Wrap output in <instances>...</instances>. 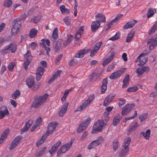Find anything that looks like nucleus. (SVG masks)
<instances>
[{"mask_svg":"<svg viewBox=\"0 0 157 157\" xmlns=\"http://www.w3.org/2000/svg\"><path fill=\"white\" fill-rule=\"evenodd\" d=\"M87 51L85 50H82L79 51L75 55V57L76 58H81L83 56V55L86 54Z\"/></svg>","mask_w":157,"mask_h":157,"instance_id":"29","label":"nucleus"},{"mask_svg":"<svg viewBox=\"0 0 157 157\" xmlns=\"http://www.w3.org/2000/svg\"><path fill=\"white\" fill-rule=\"evenodd\" d=\"M103 126V124L100 120L97 121L95 123L93 127V130L91 133H95L100 131L102 128Z\"/></svg>","mask_w":157,"mask_h":157,"instance_id":"4","label":"nucleus"},{"mask_svg":"<svg viewBox=\"0 0 157 157\" xmlns=\"http://www.w3.org/2000/svg\"><path fill=\"white\" fill-rule=\"evenodd\" d=\"M15 63L14 62H13L10 63L8 67V68L9 71H12L13 70L14 67H15Z\"/></svg>","mask_w":157,"mask_h":157,"instance_id":"50","label":"nucleus"},{"mask_svg":"<svg viewBox=\"0 0 157 157\" xmlns=\"http://www.w3.org/2000/svg\"><path fill=\"white\" fill-rule=\"evenodd\" d=\"M9 132V129H5L2 134L0 137V144L4 142L5 139L6 138Z\"/></svg>","mask_w":157,"mask_h":157,"instance_id":"23","label":"nucleus"},{"mask_svg":"<svg viewBox=\"0 0 157 157\" xmlns=\"http://www.w3.org/2000/svg\"><path fill=\"white\" fill-rule=\"evenodd\" d=\"M69 105V103L67 102L65 103L64 105L61 107L59 112V116L63 117L64 113H65L67 110V107Z\"/></svg>","mask_w":157,"mask_h":157,"instance_id":"19","label":"nucleus"},{"mask_svg":"<svg viewBox=\"0 0 157 157\" xmlns=\"http://www.w3.org/2000/svg\"><path fill=\"white\" fill-rule=\"evenodd\" d=\"M57 78L55 77V75H53L52 77L51 78L48 82V83L49 84L52 82Z\"/></svg>","mask_w":157,"mask_h":157,"instance_id":"59","label":"nucleus"},{"mask_svg":"<svg viewBox=\"0 0 157 157\" xmlns=\"http://www.w3.org/2000/svg\"><path fill=\"white\" fill-rule=\"evenodd\" d=\"M129 149H127L126 150L122 149L121 151L119 153V155L120 157H124L129 152Z\"/></svg>","mask_w":157,"mask_h":157,"instance_id":"37","label":"nucleus"},{"mask_svg":"<svg viewBox=\"0 0 157 157\" xmlns=\"http://www.w3.org/2000/svg\"><path fill=\"white\" fill-rule=\"evenodd\" d=\"M20 29L13 26L11 29V33L13 35H16L20 31Z\"/></svg>","mask_w":157,"mask_h":157,"instance_id":"45","label":"nucleus"},{"mask_svg":"<svg viewBox=\"0 0 157 157\" xmlns=\"http://www.w3.org/2000/svg\"><path fill=\"white\" fill-rule=\"evenodd\" d=\"M71 20V19L68 17L63 19L64 21L67 26H69L70 25Z\"/></svg>","mask_w":157,"mask_h":157,"instance_id":"53","label":"nucleus"},{"mask_svg":"<svg viewBox=\"0 0 157 157\" xmlns=\"http://www.w3.org/2000/svg\"><path fill=\"white\" fill-rule=\"evenodd\" d=\"M121 119V117L119 114H117L113 118V125L116 126L119 123Z\"/></svg>","mask_w":157,"mask_h":157,"instance_id":"24","label":"nucleus"},{"mask_svg":"<svg viewBox=\"0 0 157 157\" xmlns=\"http://www.w3.org/2000/svg\"><path fill=\"white\" fill-rule=\"evenodd\" d=\"M61 144V142L59 141H58L52 146L51 148L49 151V152L51 154V155L55 152L57 149L58 147L60 146Z\"/></svg>","mask_w":157,"mask_h":157,"instance_id":"17","label":"nucleus"},{"mask_svg":"<svg viewBox=\"0 0 157 157\" xmlns=\"http://www.w3.org/2000/svg\"><path fill=\"white\" fill-rule=\"evenodd\" d=\"M20 92L19 90H17L11 94V97L14 99L18 98L20 95Z\"/></svg>","mask_w":157,"mask_h":157,"instance_id":"30","label":"nucleus"},{"mask_svg":"<svg viewBox=\"0 0 157 157\" xmlns=\"http://www.w3.org/2000/svg\"><path fill=\"white\" fill-rule=\"evenodd\" d=\"M129 75L128 74L125 75L123 80V84L122 86V88H125L128 85L129 79Z\"/></svg>","mask_w":157,"mask_h":157,"instance_id":"25","label":"nucleus"},{"mask_svg":"<svg viewBox=\"0 0 157 157\" xmlns=\"http://www.w3.org/2000/svg\"><path fill=\"white\" fill-rule=\"evenodd\" d=\"M73 37V36L70 35V36H69L67 37V39L64 42H63V45L65 47L67 46V45L70 44L71 41H72V39Z\"/></svg>","mask_w":157,"mask_h":157,"instance_id":"38","label":"nucleus"},{"mask_svg":"<svg viewBox=\"0 0 157 157\" xmlns=\"http://www.w3.org/2000/svg\"><path fill=\"white\" fill-rule=\"evenodd\" d=\"M78 63V60L75 58H74L69 63V65L70 66L75 65Z\"/></svg>","mask_w":157,"mask_h":157,"instance_id":"44","label":"nucleus"},{"mask_svg":"<svg viewBox=\"0 0 157 157\" xmlns=\"http://www.w3.org/2000/svg\"><path fill=\"white\" fill-rule=\"evenodd\" d=\"M114 96H113L112 94L108 95L104 101L103 105L105 106H108L112 102Z\"/></svg>","mask_w":157,"mask_h":157,"instance_id":"16","label":"nucleus"},{"mask_svg":"<svg viewBox=\"0 0 157 157\" xmlns=\"http://www.w3.org/2000/svg\"><path fill=\"white\" fill-rule=\"evenodd\" d=\"M151 131L149 129L147 130L145 133L142 132L140 133V135L144 136V138L146 140H148L150 136Z\"/></svg>","mask_w":157,"mask_h":157,"instance_id":"28","label":"nucleus"},{"mask_svg":"<svg viewBox=\"0 0 157 157\" xmlns=\"http://www.w3.org/2000/svg\"><path fill=\"white\" fill-rule=\"evenodd\" d=\"M33 123V121L31 120H29L28 122H26L24 127L21 130V134H22L24 132L27 131L31 126Z\"/></svg>","mask_w":157,"mask_h":157,"instance_id":"15","label":"nucleus"},{"mask_svg":"<svg viewBox=\"0 0 157 157\" xmlns=\"http://www.w3.org/2000/svg\"><path fill=\"white\" fill-rule=\"evenodd\" d=\"M137 111H135L134 112V114L132 116L125 117L124 119V122H126L128 120L133 119L135 117H136L137 116Z\"/></svg>","mask_w":157,"mask_h":157,"instance_id":"52","label":"nucleus"},{"mask_svg":"<svg viewBox=\"0 0 157 157\" xmlns=\"http://www.w3.org/2000/svg\"><path fill=\"white\" fill-rule=\"evenodd\" d=\"M112 60V59H110L109 57L105 59L102 63V65L103 66H105L107 64L109 63Z\"/></svg>","mask_w":157,"mask_h":157,"instance_id":"56","label":"nucleus"},{"mask_svg":"<svg viewBox=\"0 0 157 157\" xmlns=\"http://www.w3.org/2000/svg\"><path fill=\"white\" fill-rule=\"evenodd\" d=\"M58 29L57 28H55L53 31L52 37L55 40H56L58 37Z\"/></svg>","mask_w":157,"mask_h":157,"instance_id":"42","label":"nucleus"},{"mask_svg":"<svg viewBox=\"0 0 157 157\" xmlns=\"http://www.w3.org/2000/svg\"><path fill=\"white\" fill-rule=\"evenodd\" d=\"M108 81V79L107 78H105L103 80L101 88V94L104 93L106 90Z\"/></svg>","mask_w":157,"mask_h":157,"instance_id":"18","label":"nucleus"},{"mask_svg":"<svg viewBox=\"0 0 157 157\" xmlns=\"http://www.w3.org/2000/svg\"><path fill=\"white\" fill-rule=\"evenodd\" d=\"M97 75V74L95 73H93L89 75V80L92 81L94 78V77Z\"/></svg>","mask_w":157,"mask_h":157,"instance_id":"63","label":"nucleus"},{"mask_svg":"<svg viewBox=\"0 0 157 157\" xmlns=\"http://www.w3.org/2000/svg\"><path fill=\"white\" fill-rule=\"evenodd\" d=\"M9 47L6 46L4 48V49H2L0 51V53L2 55H5L8 52V51L9 50Z\"/></svg>","mask_w":157,"mask_h":157,"instance_id":"48","label":"nucleus"},{"mask_svg":"<svg viewBox=\"0 0 157 157\" xmlns=\"http://www.w3.org/2000/svg\"><path fill=\"white\" fill-rule=\"evenodd\" d=\"M147 43V44L151 43V44L149 47V49L151 50L153 49L157 45V37L155 39L152 38L149 39Z\"/></svg>","mask_w":157,"mask_h":157,"instance_id":"11","label":"nucleus"},{"mask_svg":"<svg viewBox=\"0 0 157 157\" xmlns=\"http://www.w3.org/2000/svg\"><path fill=\"white\" fill-rule=\"evenodd\" d=\"M95 18L98 20L100 23H103L105 21V17L103 14L101 13H98L95 16Z\"/></svg>","mask_w":157,"mask_h":157,"instance_id":"22","label":"nucleus"},{"mask_svg":"<svg viewBox=\"0 0 157 157\" xmlns=\"http://www.w3.org/2000/svg\"><path fill=\"white\" fill-rule=\"evenodd\" d=\"M42 118L41 117H40L37 119L34 124L37 125V126H39L40 125V123L41 122Z\"/></svg>","mask_w":157,"mask_h":157,"instance_id":"62","label":"nucleus"},{"mask_svg":"<svg viewBox=\"0 0 157 157\" xmlns=\"http://www.w3.org/2000/svg\"><path fill=\"white\" fill-rule=\"evenodd\" d=\"M12 0H5L4 4V6L6 7H9L12 4Z\"/></svg>","mask_w":157,"mask_h":157,"instance_id":"47","label":"nucleus"},{"mask_svg":"<svg viewBox=\"0 0 157 157\" xmlns=\"http://www.w3.org/2000/svg\"><path fill=\"white\" fill-rule=\"evenodd\" d=\"M109 117H103L102 118V121L101 122L103 124H106L109 120Z\"/></svg>","mask_w":157,"mask_h":157,"instance_id":"57","label":"nucleus"},{"mask_svg":"<svg viewBox=\"0 0 157 157\" xmlns=\"http://www.w3.org/2000/svg\"><path fill=\"white\" fill-rule=\"evenodd\" d=\"M131 141V139L130 137H127L124 140V142L122 144V149L126 150L127 149H129L128 146L130 144Z\"/></svg>","mask_w":157,"mask_h":157,"instance_id":"21","label":"nucleus"},{"mask_svg":"<svg viewBox=\"0 0 157 157\" xmlns=\"http://www.w3.org/2000/svg\"><path fill=\"white\" fill-rule=\"evenodd\" d=\"M21 139L22 136H21L16 137L14 140L12 141L11 144H10L9 147L10 150H12L15 147Z\"/></svg>","mask_w":157,"mask_h":157,"instance_id":"9","label":"nucleus"},{"mask_svg":"<svg viewBox=\"0 0 157 157\" xmlns=\"http://www.w3.org/2000/svg\"><path fill=\"white\" fill-rule=\"evenodd\" d=\"M41 18L40 16H35L33 18V22L35 23H36L39 22Z\"/></svg>","mask_w":157,"mask_h":157,"instance_id":"55","label":"nucleus"},{"mask_svg":"<svg viewBox=\"0 0 157 157\" xmlns=\"http://www.w3.org/2000/svg\"><path fill=\"white\" fill-rule=\"evenodd\" d=\"M136 22V20L134 19H131L127 22L124 26L123 28L124 29H127L132 28L134 26Z\"/></svg>","mask_w":157,"mask_h":157,"instance_id":"13","label":"nucleus"},{"mask_svg":"<svg viewBox=\"0 0 157 157\" xmlns=\"http://www.w3.org/2000/svg\"><path fill=\"white\" fill-rule=\"evenodd\" d=\"M9 47V50H11L12 53H14L15 52L17 49L16 46L13 43L10 44L9 45H7Z\"/></svg>","mask_w":157,"mask_h":157,"instance_id":"35","label":"nucleus"},{"mask_svg":"<svg viewBox=\"0 0 157 157\" xmlns=\"http://www.w3.org/2000/svg\"><path fill=\"white\" fill-rule=\"evenodd\" d=\"M149 70V68L147 67L143 66L142 68H138L136 71V72L138 76H140L144 72H148Z\"/></svg>","mask_w":157,"mask_h":157,"instance_id":"14","label":"nucleus"},{"mask_svg":"<svg viewBox=\"0 0 157 157\" xmlns=\"http://www.w3.org/2000/svg\"><path fill=\"white\" fill-rule=\"evenodd\" d=\"M120 35V33L119 32H117L114 36L111 37L109 39L112 40H117L119 38Z\"/></svg>","mask_w":157,"mask_h":157,"instance_id":"46","label":"nucleus"},{"mask_svg":"<svg viewBox=\"0 0 157 157\" xmlns=\"http://www.w3.org/2000/svg\"><path fill=\"white\" fill-rule=\"evenodd\" d=\"M37 45V44L34 42H32L31 44H29V47L33 50H34L35 49Z\"/></svg>","mask_w":157,"mask_h":157,"instance_id":"54","label":"nucleus"},{"mask_svg":"<svg viewBox=\"0 0 157 157\" xmlns=\"http://www.w3.org/2000/svg\"><path fill=\"white\" fill-rule=\"evenodd\" d=\"M70 147L68 145L66 144L62 146L60 149L63 152L65 153L68 150Z\"/></svg>","mask_w":157,"mask_h":157,"instance_id":"40","label":"nucleus"},{"mask_svg":"<svg viewBox=\"0 0 157 157\" xmlns=\"http://www.w3.org/2000/svg\"><path fill=\"white\" fill-rule=\"evenodd\" d=\"M135 33L133 31L130 32L128 34L126 41L128 43L130 42L132 39L134 37V35Z\"/></svg>","mask_w":157,"mask_h":157,"instance_id":"32","label":"nucleus"},{"mask_svg":"<svg viewBox=\"0 0 157 157\" xmlns=\"http://www.w3.org/2000/svg\"><path fill=\"white\" fill-rule=\"evenodd\" d=\"M58 124L55 123H50L48 127V131L47 133L49 134H52L55 130L56 127L57 126Z\"/></svg>","mask_w":157,"mask_h":157,"instance_id":"10","label":"nucleus"},{"mask_svg":"<svg viewBox=\"0 0 157 157\" xmlns=\"http://www.w3.org/2000/svg\"><path fill=\"white\" fill-rule=\"evenodd\" d=\"M12 25L13 26L20 29L21 26V22L20 18H17L14 19L12 22Z\"/></svg>","mask_w":157,"mask_h":157,"instance_id":"20","label":"nucleus"},{"mask_svg":"<svg viewBox=\"0 0 157 157\" xmlns=\"http://www.w3.org/2000/svg\"><path fill=\"white\" fill-rule=\"evenodd\" d=\"M100 25L98 21L96 20L92 23L91 25V29L92 32H95L99 29Z\"/></svg>","mask_w":157,"mask_h":157,"instance_id":"12","label":"nucleus"},{"mask_svg":"<svg viewBox=\"0 0 157 157\" xmlns=\"http://www.w3.org/2000/svg\"><path fill=\"white\" fill-rule=\"evenodd\" d=\"M63 43V40H58L57 42L55 45V51L56 52H57L59 50L62 44Z\"/></svg>","mask_w":157,"mask_h":157,"instance_id":"27","label":"nucleus"},{"mask_svg":"<svg viewBox=\"0 0 157 157\" xmlns=\"http://www.w3.org/2000/svg\"><path fill=\"white\" fill-rule=\"evenodd\" d=\"M26 83L27 86L29 88H32L33 90H37L40 86V83L37 82L35 83V78L33 76H30L26 80Z\"/></svg>","mask_w":157,"mask_h":157,"instance_id":"2","label":"nucleus"},{"mask_svg":"<svg viewBox=\"0 0 157 157\" xmlns=\"http://www.w3.org/2000/svg\"><path fill=\"white\" fill-rule=\"evenodd\" d=\"M46 150V147H43L42 150L41 151L36 152L35 154V156L36 157H40L44 153V151Z\"/></svg>","mask_w":157,"mask_h":157,"instance_id":"39","label":"nucleus"},{"mask_svg":"<svg viewBox=\"0 0 157 157\" xmlns=\"http://www.w3.org/2000/svg\"><path fill=\"white\" fill-rule=\"evenodd\" d=\"M24 57L25 58V60L31 62L33 56L31 55L30 52L28 50L26 53L24 55Z\"/></svg>","mask_w":157,"mask_h":157,"instance_id":"26","label":"nucleus"},{"mask_svg":"<svg viewBox=\"0 0 157 157\" xmlns=\"http://www.w3.org/2000/svg\"><path fill=\"white\" fill-rule=\"evenodd\" d=\"M138 126L139 125L137 124V123H136L134 125L130 127L128 131V132L129 133H131L133 132L135 130L136 128H137Z\"/></svg>","mask_w":157,"mask_h":157,"instance_id":"43","label":"nucleus"},{"mask_svg":"<svg viewBox=\"0 0 157 157\" xmlns=\"http://www.w3.org/2000/svg\"><path fill=\"white\" fill-rule=\"evenodd\" d=\"M144 56L145 54L144 53H142L137 58L136 60V62L137 63L139 62L138 65L141 66L144 65L147 62V59L143 57Z\"/></svg>","mask_w":157,"mask_h":157,"instance_id":"8","label":"nucleus"},{"mask_svg":"<svg viewBox=\"0 0 157 157\" xmlns=\"http://www.w3.org/2000/svg\"><path fill=\"white\" fill-rule=\"evenodd\" d=\"M135 106V105L133 103L126 104L125 106L124 107L122 110V115H124L125 114L128 113Z\"/></svg>","mask_w":157,"mask_h":157,"instance_id":"7","label":"nucleus"},{"mask_svg":"<svg viewBox=\"0 0 157 157\" xmlns=\"http://www.w3.org/2000/svg\"><path fill=\"white\" fill-rule=\"evenodd\" d=\"M9 114V111L7 108L5 107V109L3 111H0V119L3 118L5 115Z\"/></svg>","mask_w":157,"mask_h":157,"instance_id":"34","label":"nucleus"},{"mask_svg":"<svg viewBox=\"0 0 157 157\" xmlns=\"http://www.w3.org/2000/svg\"><path fill=\"white\" fill-rule=\"evenodd\" d=\"M90 104V103L89 102H88V101L86 100L81 105L85 109Z\"/></svg>","mask_w":157,"mask_h":157,"instance_id":"61","label":"nucleus"},{"mask_svg":"<svg viewBox=\"0 0 157 157\" xmlns=\"http://www.w3.org/2000/svg\"><path fill=\"white\" fill-rule=\"evenodd\" d=\"M60 11L62 14H68L69 13V10L67 8H65V6L64 5H62L60 7Z\"/></svg>","mask_w":157,"mask_h":157,"instance_id":"36","label":"nucleus"},{"mask_svg":"<svg viewBox=\"0 0 157 157\" xmlns=\"http://www.w3.org/2000/svg\"><path fill=\"white\" fill-rule=\"evenodd\" d=\"M119 144V143L117 140H116L113 141V148L114 151H115L117 150Z\"/></svg>","mask_w":157,"mask_h":157,"instance_id":"41","label":"nucleus"},{"mask_svg":"<svg viewBox=\"0 0 157 157\" xmlns=\"http://www.w3.org/2000/svg\"><path fill=\"white\" fill-rule=\"evenodd\" d=\"M146 118V116L144 114H143L140 115L139 117V118L140 119L141 122H142L145 120Z\"/></svg>","mask_w":157,"mask_h":157,"instance_id":"64","label":"nucleus"},{"mask_svg":"<svg viewBox=\"0 0 157 157\" xmlns=\"http://www.w3.org/2000/svg\"><path fill=\"white\" fill-rule=\"evenodd\" d=\"M103 141V139L102 137L99 136L96 140L90 143L88 146L87 148L89 150L94 148L101 144Z\"/></svg>","mask_w":157,"mask_h":157,"instance_id":"3","label":"nucleus"},{"mask_svg":"<svg viewBox=\"0 0 157 157\" xmlns=\"http://www.w3.org/2000/svg\"><path fill=\"white\" fill-rule=\"evenodd\" d=\"M37 31L35 30L34 28L32 29L29 34V36L31 38L36 37L37 35Z\"/></svg>","mask_w":157,"mask_h":157,"instance_id":"31","label":"nucleus"},{"mask_svg":"<svg viewBox=\"0 0 157 157\" xmlns=\"http://www.w3.org/2000/svg\"><path fill=\"white\" fill-rule=\"evenodd\" d=\"M90 119L88 118L83 121L79 125V127L77 129V132L78 133H80L84 130H85L90 124Z\"/></svg>","mask_w":157,"mask_h":157,"instance_id":"5","label":"nucleus"},{"mask_svg":"<svg viewBox=\"0 0 157 157\" xmlns=\"http://www.w3.org/2000/svg\"><path fill=\"white\" fill-rule=\"evenodd\" d=\"M30 63V62H29L25 60L24 63V67L25 70H27L28 67Z\"/></svg>","mask_w":157,"mask_h":157,"instance_id":"58","label":"nucleus"},{"mask_svg":"<svg viewBox=\"0 0 157 157\" xmlns=\"http://www.w3.org/2000/svg\"><path fill=\"white\" fill-rule=\"evenodd\" d=\"M139 88L137 86H132L128 88L127 90V91L128 92H135Z\"/></svg>","mask_w":157,"mask_h":157,"instance_id":"49","label":"nucleus"},{"mask_svg":"<svg viewBox=\"0 0 157 157\" xmlns=\"http://www.w3.org/2000/svg\"><path fill=\"white\" fill-rule=\"evenodd\" d=\"M48 96V94H45L42 96L35 97V100L33 104V106L35 108L38 107L44 102Z\"/></svg>","mask_w":157,"mask_h":157,"instance_id":"1","label":"nucleus"},{"mask_svg":"<svg viewBox=\"0 0 157 157\" xmlns=\"http://www.w3.org/2000/svg\"><path fill=\"white\" fill-rule=\"evenodd\" d=\"M40 44H42L43 45V46L44 48L45 49L46 51V53H47V54L48 55L49 52H50V49L49 48L47 47L44 43H41Z\"/></svg>","mask_w":157,"mask_h":157,"instance_id":"60","label":"nucleus"},{"mask_svg":"<svg viewBox=\"0 0 157 157\" xmlns=\"http://www.w3.org/2000/svg\"><path fill=\"white\" fill-rule=\"evenodd\" d=\"M44 71L45 69L43 67L39 66L38 67L37 69L36 73L43 75Z\"/></svg>","mask_w":157,"mask_h":157,"instance_id":"51","label":"nucleus"},{"mask_svg":"<svg viewBox=\"0 0 157 157\" xmlns=\"http://www.w3.org/2000/svg\"><path fill=\"white\" fill-rule=\"evenodd\" d=\"M148 12L147 14V17L148 18L152 17L156 12L155 10H154L151 8H148Z\"/></svg>","mask_w":157,"mask_h":157,"instance_id":"33","label":"nucleus"},{"mask_svg":"<svg viewBox=\"0 0 157 157\" xmlns=\"http://www.w3.org/2000/svg\"><path fill=\"white\" fill-rule=\"evenodd\" d=\"M126 69L125 68H122L117 71L112 73L109 76V78L110 79H114L118 78L123 74Z\"/></svg>","mask_w":157,"mask_h":157,"instance_id":"6","label":"nucleus"}]
</instances>
